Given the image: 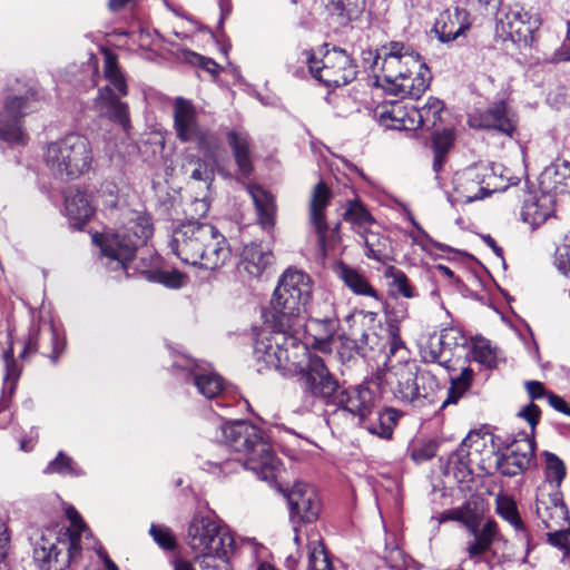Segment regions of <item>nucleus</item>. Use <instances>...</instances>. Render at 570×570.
I'll return each mask as SVG.
<instances>
[{"label":"nucleus","instance_id":"1","mask_svg":"<svg viewBox=\"0 0 570 570\" xmlns=\"http://www.w3.org/2000/svg\"><path fill=\"white\" fill-rule=\"evenodd\" d=\"M377 86L392 95L420 98L430 86L431 72L421 56L402 42L382 46L374 58Z\"/></svg>","mask_w":570,"mask_h":570},{"label":"nucleus","instance_id":"2","mask_svg":"<svg viewBox=\"0 0 570 570\" xmlns=\"http://www.w3.org/2000/svg\"><path fill=\"white\" fill-rule=\"evenodd\" d=\"M220 429L224 441L235 456L215 462L219 471L228 474L246 469L261 480L272 482L276 479L279 461L257 426L246 421H233L222 424Z\"/></svg>","mask_w":570,"mask_h":570},{"label":"nucleus","instance_id":"3","mask_svg":"<svg viewBox=\"0 0 570 570\" xmlns=\"http://www.w3.org/2000/svg\"><path fill=\"white\" fill-rule=\"evenodd\" d=\"M313 281L308 274L295 267L286 268L278 278L277 285L271 298V326H284L293 324L301 328L305 324L302 312H308L317 322L333 324L334 312L332 305L325 303V313L320 315L307 305L312 298Z\"/></svg>","mask_w":570,"mask_h":570},{"label":"nucleus","instance_id":"4","mask_svg":"<svg viewBox=\"0 0 570 570\" xmlns=\"http://www.w3.org/2000/svg\"><path fill=\"white\" fill-rule=\"evenodd\" d=\"M170 247L181 262L208 271H216L230 259L226 237L213 225L195 220L174 229Z\"/></svg>","mask_w":570,"mask_h":570},{"label":"nucleus","instance_id":"5","mask_svg":"<svg viewBox=\"0 0 570 570\" xmlns=\"http://www.w3.org/2000/svg\"><path fill=\"white\" fill-rule=\"evenodd\" d=\"M66 517L70 523L66 532L46 530L35 543L33 560L41 570H66L80 556L88 529L75 508L68 507Z\"/></svg>","mask_w":570,"mask_h":570},{"label":"nucleus","instance_id":"6","mask_svg":"<svg viewBox=\"0 0 570 570\" xmlns=\"http://www.w3.org/2000/svg\"><path fill=\"white\" fill-rule=\"evenodd\" d=\"M451 462L458 465L462 479L472 474L475 468L485 473H492V469H494L507 476H515L530 468L523 458L520 459L511 452L500 454L488 449L485 438L479 432L468 434L451 456Z\"/></svg>","mask_w":570,"mask_h":570},{"label":"nucleus","instance_id":"7","mask_svg":"<svg viewBox=\"0 0 570 570\" xmlns=\"http://www.w3.org/2000/svg\"><path fill=\"white\" fill-rule=\"evenodd\" d=\"M43 161L55 178L62 181L77 179L92 167L91 144L83 135L68 134L47 145Z\"/></svg>","mask_w":570,"mask_h":570},{"label":"nucleus","instance_id":"8","mask_svg":"<svg viewBox=\"0 0 570 570\" xmlns=\"http://www.w3.org/2000/svg\"><path fill=\"white\" fill-rule=\"evenodd\" d=\"M153 224L145 213L129 212L125 220L115 233L106 234L99 239L105 256L117 263V266L127 271L136 249L144 245L153 235Z\"/></svg>","mask_w":570,"mask_h":570},{"label":"nucleus","instance_id":"9","mask_svg":"<svg viewBox=\"0 0 570 570\" xmlns=\"http://www.w3.org/2000/svg\"><path fill=\"white\" fill-rule=\"evenodd\" d=\"M507 188L508 184L495 174L493 167L474 164L454 173L446 195L452 205L469 204Z\"/></svg>","mask_w":570,"mask_h":570},{"label":"nucleus","instance_id":"10","mask_svg":"<svg viewBox=\"0 0 570 570\" xmlns=\"http://www.w3.org/2000/svg\"><path fill=\"white\" fill-rule=\"evenodd\" d=\"M186 543L199 558H227L234 538L213 515L196 513L188 523Z\"/></svg>","mask_w":570,"mask_h":570},{"label":"nucleus","instance_id":"11","mask_svg":"<svg viewBox=\"0 0 570 570\" xmlns=\"http://www.w3.org/2000/svg\"><path fill=\"white\" fill-rule=\"evenodd\" d=\"M482 515L478 513L470 502L454 509L446 510L438 517L439 523L456 521L462 523L472 534V540L466 542L465 551L470 559L479 562L480 557L487 553L492 543L501 537L498 524L489 519L481 525Z\"/></svg>","mask_w":570,"mask_h":570},{"label":"nucleus","instance_id":"12","mask_svg":"<svg viewBox=\"0 0 570 570\" xmlns=\"http://www.w3.org/2000/svg\"><path fill=\"white\" fill-rule=\"evenodd\" d=\"M173 115L176 137L181 142L195 144L206 158H214L220 147V139L214 131L199 125L193 102L183 97L176 98Z\"/></svg>","mask_w":570,"mask_h":570},{"label":"nucleus","instance_id":"13","mask_svg":"<svg viewBox=\"0 0 570 570\" xmlns=\"http://www.w3.org/2000/svg\"><path fill=\"white\" fill-rule=\"evenodd\" d=\"M385 381L394 396L404 403L429 399L436 386L432 374L420 372L415 363L407 361L391 365L385 374Z\"/></svg>","mask_w":570,"mask_h":570},{"label":"nucleus","instance_id":"14","mask_svg":"<svg viewBox=\"0 0 570 570\" xmlns=\"http://www.w3.org/2000/svg\"><path fill=\"white\" fill-rule=\"evenodd\" d=\"M304 55L313 77L327 87L345 86L357 75L355 63L343 49L326 50L321 59L308 52Z\"/></svg>","mask_w":570,"mask_h":570},{"label":"nucleus","instance_id":"15","mask_svg":"<svg viewBox=\"0 0 570 570\" xmlns=\"http://www.w3.org/2000/svg\"><path fill=\"white\" fill-rule=\"evenodd\" d=\"M272 328H285L286 344H284L281 355V365L278 372L283 375L294 376L301 375L316 354L312 353L307 345L303 342L306 333L305 324H301V328H296L293 324L284 326H271Z\"/></svg>","mask_w":570,"mask_h":570},{"label":"nucleus","instance_id":"16","mask_svg":"<svg viewBox=\"0 0 570 570\" xmlns=\"http://www.w3.org/2000/svg\"><path fill=\"white\" fill-rule=\"evenodd\" d=\"M535 512L547 529L564 527L568 522V510L560 489L549 483L539 485Z\"/></svg>","mask_w":570,"mask_h":570},{"label":"nucleus","instance_id":"17","mask_svg":"<svg viewBox=\"0 0 570 570\" xmlns=\"http://www.w3.org/2000/svg\"><path fill=\"white\" fill-rule=\"evenodd\" d=\"M541 24L538 14L530 13L523 8H510L502 18L499 19V26L513 42L530 45L534 39V33Z\"/></svg>","mask_w":570,"mask_h":570},{"label":"nucleus","instance_id":"18","mask_svg":"<svg viewBox=\"0 0 570 570\" xmlns=\"http://www.w3.org/2000/svg\"><path fill=\"white\" fill-rule=\"evenodd\" d=\"M29 101L22 97L8 98L0 110V138L10 144H24L21 118L29 111Z\"/></svg>","mask_w":570,"mask_h":570},{"label":"nucleus","instance_id":"19","mask_svg":"<svg viewBox=\"0 0 570 570\" xmlns=\"http://www.w3.org/2000/svg\"><path fill=\"white\" fill-rule=\"evenodd\" d=\"M299 376L304 391L313 397L328 400L338 389L337 381L318 355L313 357V361Z\"/></svg>","mask_w":570,"mask_h":570},{"label":"nucleus","instance_id":"20","mask_svg":"<svg viewBox=\"0 0 570 570\" xmlns=\"http://www.w3.org/2000/svg\"><path fill=\"white\" fill-rule=\"evenodd\" d=\"M337 404V411L331 415L332 421L335 416L347 413L356 417L361 424H365L366 417L372 413L374 397L367 386L356 385L343 390L338 394Z\"/></svg>","mask_w":570,"mask_h":570},{"label":"nucleus","instance_id":"21","mask_svg":"<svg viewBox=\"0 0 570 570\" xmlns=\"http://www.w3.org/2000/svg\"><path fill=\"white\" fill-rule=\"evenodd\" d=\"M291 515L303 522L315 521L321 512V501L315 489L303 482L293 485L288 493Z\"/></svg>","mask_w":570,"mask_h":570},{"label":"nucleus","instance_id":"22","mask_svg":"<svg viewBox=\"0 0 570 570\" xmlns=\"http://www.w3.org/2000/svg\"><path fill=\"white\" fill-rule=\"evenodd\" d=\"M285 328H272L271 333L259 334L254 344V358L265 368L278 370L281 355L286 344Z\"/></svg>","mask_w":570,"mask_h":570},{"label":"nucleus","instance_id":"23","mask_svg":"<svg viewBox=\"0 0 570 570\" xmlns=\"http://www.w3.org/2000/svg\"><path fill=\"white\" fill-rule=\"evenodd\" d=\"M556 199L553 195L541 190L529 191L522 204L521 219L532 229L541 226L552 216L554 212Z\"/></svg>","mask_w":570,"mask_h":570},{"label":"nucleus","instance_id":"24","mask_svg":"<svg viewBox=\"0 0 570 570\" xmlns=\"http://www.w3.org/2000/svg\"><path fill=\"white\" fill-rule=\"evenodd\" d=\"M186 364L178 366L189 372L194 385L198 392L206 399H213L218 396L219 400L225 397L223 393V379L209 367L198 364L194 360H186Z\"/></svg>","mask_w":570,"mask_h":570},{"label":"nucleus","instance_id":"25","mask_svg":"<svg viewBox=\"0 0 570 570\" xmlns=\"http://www.w3.org/2000/svg\"><path fill=\"white\" fill-rule=\"evenodd\" d=\"M273 263L274 254L272 250L264 248L259 244L252 243L243 248L238 271L250 279H257L263 276Z\"/></svg>","mask_w":570,"mask_h":570},{"label":"nucleus","instance_id":"26","mask_svg":"<svg viewBox=\"0 0 570 570\" xmlns=\"http://www.w3.org/2000/svg\"><path fill=\"white\" fill-rule=\"evenodd\" d=\"M99 114L114 122L119 124L125 130L130 127L128 105L120 101V96L109 87L99 88L95 99Z\"/></svg>","mask_w":570,"mask_h":570},{"label":"nucleus","instance_id":"27","mask_svg":"<svg viewBox=\"0 0 570 570\" xmlns=\"http://www.w3.org/2000/svg\"><path fill=\"white\" fill-rule=\"evenodd\" d=\"M470 27L469 12L455 7L442 11L435 20L434 31L442 42L455 40Z\"/></svg>","mask_w":570,"mask_h":570},{"label":"nucleus","instance_id":"28","mask_svg":"<svg viewBox=\"0 0 570 570\" xmlns=\"http://www.w3.org/2000/svg\"><path fill=\"white\" fill-rule=\"evenodd\" d=\"M331 197L332 193L323 181L314 186L309 202V223L314 227L322 247L325 245L328 228L325 209L330 204Z\"/></svg>","mask_w":570,"mask_h":570},{"label":"nucleus","instance_id":"29","mask_svg":"<svg viewBox=\"0 0 570 570\" xmlns=\"http://www.w3.org/2000/svg\"><path fill=\"white\" fill-rule=\"evenodd\" d=\"M540 186L553 197L570 194V163L562 160L548 166L540 175Z\"/></svg>","mask_w":570,"mask_h":570},{"label":"nucleus","instance_id":"30","mask_svg":"<svg viewBox=\"0 0 570 570\" xmlns=\"http://www.w3.org/2000/svg\"><path fill=\"white\" fill-rule=\"evenodd\" d=\"M255 210L256 220L263 229H272L276 222L277 206L274 196L258 185H248Z\"/></svg>","mask_w":570,"mask_h":570},{"label":"nucleus","instance_id":"31","mask_svg":"<svg viewBox=\"0 0 570 570\" xmlns=\"http://www.w3.org/2000/svg\"><path fill=\"white\" fill-rule=\"evenodd\" d=\"M469 122L471 127L497 129L504 134H511L514 129L504 102L494 104L484 112L471 116Z\"/></svg>","mask_w":570,"mask_h":570},{"label":"nucleus","instance_id":"32","mask_svg":"<svg viewBox=\"0 0 570 570\" xmlns=\"http://www.w3.org/2000/svg\"><path fill=\"white\" fill-rule=\"evenodd\" d=\"M65 209L70 225L80 229L94 214L90 195L80 189H70L65 199Z\"/></svg>","mask_w":570,"mask_h":570},{"label":"nucleus","instance_id":"33","mask_svg":"<svg viewBox=\"0 0 570 570\" xmlns=\"http://www.w3.org/2000/svg\"><path fill=\"white\" fill-rule=\"evenodd\" d=\"M227 141L232 148L238 171L243 177L252 174L250 139L248 134L242 129H233L227 132Z\"/></svg>","mask_w":570,"mask_h":570},{"label":"nucleus","instance_id":"34","mask_svg":"<svg viewBox=\"0 0 570 570\" xmlns=\"http://www.w3.org/2000/svg\"><path fill=\"white\" fill-rule=\"evenodd\" d=\"M335 273L354 294L373 297L376 301L380 299L377 291L360 271L344 263H338L335 266Z\"/></svg>","mask_w":570,"mask_h":570},{"label":"nucleus","instance_id":"35","mask_svg":"<svg viewBox=\"0 0 570 570\" xmlns=\"http://www.w3.org/2000/svg\"><path fill=\"white\" fill-rule=\"evenodd\" d=\"M343 219L357 236L370 232L377 224L368 209L356 199L346 203Z\"/></svg>","mask_w":570,"mask_h":570},{"label":"nucleus","instance_id":"36","mask_svg":"<svg viewBox=\"0 0 570 570\" xmlns=\"http://www.w3.org/2000/svg\"><path fill=\"white\" fill-rule=\"evenodd\" d=\"M415 110L414 106H406L400 101H392L382 107L380 117L382 120H391V126L399 130H414L417 129V125H410L412 122V111Z\"/></svg>","mask_w":570,"mask_h":570},{"label":"nucleus","instance_id":"37","mask_svg":"<svg viewBox=\"0 0 570 570\" xmlns=\"http://www.w3.org/2000/svg\"><path fill=\"white\" fill-rule=\"evenodd\" d=\"M104 55V77L108 81V86L120 97L128 95V85L126 77L121 71L117 56L108 48L102 49Z\"/></svg>","mask_w":570,"mask_h":570},{"label":"nucleus","instance_id":"38","mask_svg":"<svg viewBox=\"0 0 570 570\" xmlns=\"http://www.w3.org/2000/svg\"><path fill=\"white\" fill-rule=\"evenodd\" d=\"M358 243L365 247L366 257L376 262H383L386 257L389 238L381 233L379 224L370 228V232L358 235Z\"/></svg>","mask_w":570,"mask_h":570},{"label":"nucleus","instance_id":"39","mask_svg":"<svg viewBox=\"0 0 570 570\" xmlns=\"http://www.w3.org/2000/svg\"><path fill=\"white\" fill-rule=\"evenodd\" d=\"M444 109V104L434 97H430L422 107H415L412 111V120L410 125H417L420 127L431 128L434 127L441 119V114Z\"/></svg>","mask_w":570,"mask_h":570},{"label":"nucleus","instance_id":"40","mask_svg":"<svg viewBox=\"0 0 570 570\" xmlns=\"http://www.w3.org/2000/svg\"><path fill=\"white\" fill-rule=\"evenodd\" d=\"M180 167L181 170L188 174L194 180L207 183L210 181L214 176L213 169L207 161L191 153L184 155Z\"/></svg>","mask_w":570,"mask_h":570},{"label":"nucleus","instance_id":"41","mask_svg":"<svg viewBox=\"0 0 570 570\" xmlns=\"http://www.w3.org/2000/svg\"><path fill=\"white\" fill-rule=\"evenodd\" d=\"M6 358V374L3 377V391L0 399V412L4 411L9 405V400L14 393L17 381L20 376V368L12 360V352L4 353Z\"/></svg>","mask_w":570,"mask_h":570},{"label":"nucleus","instance_id":"42","mask_svg":"<svg viewBox=\"0 0 570 570\" xmlns=\"http://www.w3.org/2000/svg\"><path fill=\"white\" fill-rule=\"evenodd\" d=\"M384 277L389 281V287L394 294L405 298H414L417 296V292L403 271L394 266H389L384 272Z\"/></svg>","mask_w":570,"mask_h":570},{"label":"nucleus","instance_id":"43","mask_svg":"<svg viewBox=\"0 0 570 570\" xmlns=\"http://www.w3.org/2000/svg\"><path fill=\"white\" fill-rule=\"evenodd\" d=\"M498 514L508 521L518 532L525 535V525L519 514L515 501L508 497L499 494L495 499Z\"/></svg>","mask_w":570,"mask_h":570},{"label":"nucleus","instance_id":"44","mask_svg":"<svg viewBox=\"0 0 570 570\" xmlns=\"http://www.w3.org/2000/svg\"><path fill=\"white\" fill-rule=\"evenodd\" d=\"M333 13L348 20L356 18L364 9V0H322Z\"/></svg>","mask_w":570,"mask_h":570},{"label":"nucleus","instance_id":"45","mask_svg":"<svg viewBox=\"0 0 570 570\" xmlns=\"http://www.w3.org/2000/svg\"><path fill=\"white\" fill-rule=\"evenodd\" d=\"M396 424V412L387 409L379 413L376 422L365 425L370 433L383 439H390Z\"/></svg>","mask_w":570,"mask_h":570},{"label":"nucleus","instance_id":"46","mask_svg":"<svg viewBox=\"0 0 570 570\" xmlns=\"http://www.w3.org/2000/svg\"><path fill=\"white\" fill-rule=\"evenodd\" d=\"M546 469H544V481L542 483H549L560 489V485L566 476V466L563 462L553 453L546 452Z\"/></svg>","mask_w":570,"mask_h":570},{"label":"nucleus","instance_id":"47","mask_svg":"<svg viewBox=\"0 0 570 570\" xmlns=\"http://www.w3.org/2000/svg\"><path fill=\"white\" fill-rule=\"evenodd\" d=\"M43 473L79 475L80 471L77 469L76 463L70 456H67L63 452H59L58 455L48 463V465L43 470Z\"/></svg>","mask_w":570,"mask_h":570},{"label":"nucleus","instance_id":"48","mask_svg":"<svg viewBox=\"0 0 570 570\" xmlns=\"http://www.w3.org/2000/svg\"><path fill=\"white\" fill-rule=\"evenodd\" d=\"M473 358L487 367H493L497 364V356L494 350L490 346L489 341L484 338H476L473 341L472 350Z\"/></svg>","mask_w":570,"mask_h":570},{"label":"nucleus","instance_id":"49","mask_svg":"<svg viewBox=\"0 0 570 570\" xmlns=\"http://www.w3.org/2000/svg\"><path fill=\"white\" fill-rule=\"evenodd\" d=\"M308 566L311 570H332L330 558L321 541L309 544Z\"/></svg>","mask_w":570,"mask_h":570},{"label":"nucleus","instance_id":"50","mask_svg":"<svg viewBox=\"0 0 570 570\" xmlns=\"http://www.w3.org/2000/svg\"><path fill=\"white\" fill-rule=\"evenodd\" d=\"M510 452L520 459L523 458L531 465L535 452L534 438L524 434L522 438L514 440Z\"/></svg>","mask_w":570,"mask_h":570},{"label":"nucleus","instance_id":"51","mask_svg":"<svg viewBox=\"0 0 570 570\" xmlns=\"http://www.w3.org/2000/svg\"><path fill=\"white\" fill-rule=\"evenodd\" d=\"M149 534L154 541L164 550H174L177 546L173 531L165 525L151 524Z\"/></svg>","mask_w":570,"mask_h":570},{"label":"nucleus","instance_id":"52","mask_svg":"<svg viewBox=\"0 0 570 570\" xmlns=\"http://www.w3.org/2000/svg\"><path fill=\"white\" fill-rule=\"evenodd\" d=\"M561 528L550 529L551 532L547 533L548 542L560 549L570 551V530Z\"/></svg>","mask_w":570,"mask_h":570},{"label":"nucleus","instance_id":"53","mask_svg":"<svg viewBox=\"0 0 570 570\" xmlns=\"http://www.w3.org/2000/svg\"><path fill=\"white\" fill-rule=\"evenodd\" d=\"M400 354L402 360H405L407 356V351L400 336V332L397 327H392L390 330V343H389V357Z\"/></svg>","mask_w":570,"mask_h":570},{"label":"nucleus","instance_id":"54","mask_svg":"<svg viewBox=\"0 0 570 570\" xmlns=\"http://www.w3.org/2000/svg\"><path fill=\"white\" fill-rule=\"evenodd\" d=\"M218 559L219 560H217V557H196L195 560L199 562L200 570H232L229 563L224 560L225 558Z\"/></svg>","mask_w":570,"mask_h":570},{"label":"nucleus","instance_id":"55","mask_svg":"<svg viewBox=\"0 0 570 570\" xmlns=\"http://www.w3.org/2000/svg\"><path fill=\"white\" fill-rule=\"evenodd\" d=\"M159 282L168 287L178 288L184 285L185 276L178 271L161 272Z\"/></svg>","mask_w":570,"mask_h":570},{"label":"nucleus","instance_id":"56","mask_svg":"<svg viewBox=\"0 0 570 570\" xmlns=\"http://www.w3.org/2000/svg\"><path fill=\"white\" fill-rule=\"evenodd\" d=\"M520 415L524 417L531 426V432L533 433L535 425L539 422L540 417V409L534 403H530L527 405L521 412Z\"/></svg>","mask_w":570,"mask_h":570},{"label":"nucleus","instance_id":"57","mask_svg":"<svg viewBox=\"0 0 570 570\" xmlns=\"http://www.w3.org/2000/svg\"><path fill=\"white\" fill-rule=\"evenodd\" d=\"M10 546V534L7 524L0 520V562L7 557Z\"/></svg>","mask_w":570,"mask_h":570},{"label":"nucleus","instance_id":"58","mask_svg":"<svg viewBox=\"0 0 570 570\" xmlns=\"http://www.w3.org/2000/svg\"><path fill=\"white\" fill-rule=\"evenodd\" d=\"M525 390L528 392V394L530 395V397L532 400H538V399H541L543 396L547 397V394H549L543 384L539 381H528L525 382Z\"/></svg>","mask_w":570,"mask_h":570},{"label":"nucleus","instance_id":"59","mask_svg":"<svg viewBox=\"0 0 570 570\" xmlns=\"http://www.w3.org/2000/svg\"><path fill=\"white\" fill-rule=\"evenodd\" d=\"M547 400H548L549 405L552 406L556 411H559L566 415L570 414V406L559 395L549 393V394H547Z\"/></svg>","mask_w":570,"mask_h":570},{"label":"nucleus","instance_id":"60","mask_svg":"<svg viewBox=\"0 0 570 570\" xmlns=\"http://www.w3.org/2000/svg\"><path fill=\"white\" fill-rule=\"evenodd\" d=\"M568 97H569V95H568L567 89L558 88L556 91L549 94L548 101L552 106L560 108L562 105L567 104Z\"/></svg>","mask_w":570,"mask_h":570},{"label":"nucleus","instance_id":"61","mask_svg":"<svg viewBox=\"0 0 570 570\" xmlns=\"http://www.w3.org/2000/svg\"><path fill=\"white\" fill-rule=\"evenodd\" d=\"M446 154V147L442 148L441 141H435V153H434V160H433V169L435 173H439L443 166L444 157Z\"/></svg>","mask_w":570,"mask_h":570},{"label":"nucleus","instance_id":"62","mask_svg":"<svg viewBox=\"0 0 570 570\" xmlns=\"http://www.w3.org/2000/svg\"><path fill=\"white\" fill-rule=\"evenodd\" d=\"M350 336L353 348H360L368 344V335L364 331L356 332L353 330Z\"/></svg>","mask_w":570,"mask_h":570},{"label":"nucleus","instance_id":"63","mask_svg":"<svg viewBox=\"0 0 570 570\" xmlns=\"http://www.w3.org/2000/svg\"><path fill=\"white\" fill-rule=\"evenodd\" d=\"M173 570H196L193 562L184 559V558H176L171 561Z\"/></svg>","mask_w":570,"mask_h":570},{"label":"nucleus","instance_id":"64","mask_svg":"<svg viewBox=\"0 0 570 570\" xmlns=\"http://www.w3.org/2000/svg\"><path fill=\"white\" fill-rule=\"evenodd\" d=\"M108 6L110 10L118 11L125 8H132L135 6V0H109Z\"/></svg>","mask_w":570,"mask_h":570}]
</instances>
